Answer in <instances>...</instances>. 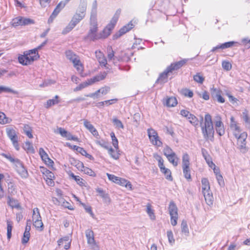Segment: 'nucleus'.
Segmentation results:
<instances>
[{
  "label": "nucleus",
  "instance_id": "1",
  "mask_svg": "<svg viewBox=\"0 0 250 250\" xmlns=\"http://www.w3.org/2000/svg\"><path fill=\"white\" fill-rule=\"evenodd\" d=\"M121 12L120 9L117 10L110 23L99 34L97 33L98 27L97 17H90L89 29L87 36L85 37V39L95 41L101 39L107 38L110 34L111 30L114 28L121 14Z\"/></svg>",
  "mask_w": 250,
  "mask_h": 250
},
{
  "label": "nucleus",
  "instance_id": "2",
  "mask_svg": "<svg viewBox=\"0 0 250 250\" xmlns=\"http://www.w3.org/2000/svg\"><path fill=\"white\" fill-rule=\"evenodd\" d=\"M200 126L204 138L207 141H213L214 139V130L211 115L207 113L205 115L204 122L201 117Z\"/></svg>",
  "mask_w": 250,
  "mask_h": 250
},
{
  "label": "nucleus",
  "instance_id": "3",
  "mask_svg": "<svg viewBox=\"0 0 250 250\" xmlns=\"http://www.w3.org/2000/svg\"><path fill=\"white\" fill-rule=\"evenodd\" d=\"M40 58L39 53L36 49H31L25 51L23 55H20L18 57V61L23 65H28Z\"/></svg>",
  "mask_w": 250,
  "mask_h": 250
},
{
  "label": "nucleus",
  "instance_id": "4",
  "mask_svg": "<svg viewBox=\"0 0 250 250\" xmlns=\"http://www.w3.org/2000/svg\"><path fill=\"white\" fill-rule=\"evenodd\" d=\"M40 58L39 53L36 49H31L25 51L23 55H20L18 57V61L23 65H28Z\"/></svg>",
  "mask_w": 250,
  "mask_h": 250
},
{
  "label": "nucleus",
  "instance_id": "5",
  "mask_svg": "<svg viewBox=\"0 0 250 250\" xmlns=\"http://www.w3.org/2000/svg\"><path fill=\"white\" fill-rule=\"evenodd\" d=\"M40 58L39 53L36 49H31L25 51L23 55H20L18 57V61L23 65H28Z\"/></svg>",
  "mask_w": 250,
  "mask_h": 250
},
{
  "label": "nucleus",
  "instance_id": "6",
  "mask_svg": "<svg viewBox=\"0 0 250 250\" xmlns=\"http://www.w3.org/2000/svg\"><path fill=\"white\" fill-rule=\"evenodd\" d=\"M40 58L39 53L36 49H31L25 51L23 55H20L18 57V61L23 65H28Z\"/></svg>",
  "mask_w": 250,
  "mask_h": 250
},
{
  "label": "nucleus",
  "instance_id": "7",
  "mask_svg": "<svg viewBox=\"0 0 250 250\" xmlns=\"http://www.w3.org/2000/svg\"><path fill=\"white\" fill-rule=\"evenodd\" d=\"M0 155L8 159L10 162L14 164L16 171L22 178L25 179L28 177V173L27 170L19 159L12 157L9 153H2Z\"/></svg>",
  "mask_w": 250,
  "mask_h": 250
},
{
  "label": "nucleus",
  "instance_id": "8",
  "mask_svg": "<svg viewBox=\"0 0 250 250\" xmlns=\"http://www.w3.org/2000/svg\"><path fill=\"white\" fill-rule=\"evenodd\" d=\"M202 191L204 195L206 203L212 205L213 202L212 194L210 191V185L208 180L207 178H202L201 180Z\"/></svg>",
  "mask_w": 250,
  "mask_h": 250
},
{
  "label": "nucleus",
  "instance_id": "9",
  "mask_svg": "<svg viewBox=\"0 0 250 250\" xmlns=\"http://www.w3.org/2000/svg\"><path fill=\"white\" fill-rule=\"evenodd\" d=\"M168 211L170 216V222L173 226H175L177 224L178 218V208L173 201H171L168 207Z\"/></svg>",
  "mask_w": 250,
  "mask_h": 250
},
{
  "label": "nucleus",
  "instance_id": "10",
  "mask_svg": "<svg viewBox=\"0 0 250 250\" xmlns=\"http://www.w3.org/2000/svg\"><path fill=\"white\" fill-rule=\"evenodd\" d=\"M105 76L102 75H97L92 78L88 79L85 82L82 83L80 84L78 86L76 87L74 89V91H78L82 90V89L88 86V85H91L96 82L103 80L104 79Z\"/></svg>",
  "mask_w": 250,
  "mask_h": 250
},
{
  "label": "nucleus",
  "instance_id": "11",
  "mask_svg": "<svg viewBox=\"0 0 250 250\" xmlns=\"http://www.w3.org/2000/svg\"><path fill=\"white\" fill-rule=\"evenodd\" d=\"M147 132L148 138L151 144L154 146L160 147L162 146V142L160 140L157 131L152 128L147 129Z\"/></svg>",
  "mask_w": 250,
  "mask_h": 250
},
{
  "label": "nucleus",
  "instance_id": "12",
  "mask_svg": "<svg viewBox=\"0 0 250 250\" xmlns=\"http://www.w3.org/2000/svg\"><path fill=\"white\" fill-rule=\"evenodd\" d=\"M85 235L87 239V243L90 245L92 250H99V247L97 244L94 239V234L93 231L90 229L85 231Z\"/></svg>",
  "mask_w": 250,
  "mask_h": 250
},
{
  "label": "nucleus",
  "instance_id": "13",
  "mask_svg": "<svg viewBox=\"0 0 250 250\" xmlns=\"http://www.w3.org/2000/svg\"><path fill=\"white\" fill-rule=\"evenodd\" d=\"M6 134L10 139L12 144L17 150L20 149L18 143V137L17 135L16 131L12 128H7L6 129Z\"/></svg>",
  "mask_w": 250,
  "mask_h": 250
},
{
  "label": "nucleus",
  "instance_id": "14",
  "mask_svg": "<svg viewBox=\"0 0 250 250\" xmlns=\"http://www.w3.org/2000/svg\"><path fill=\"white\" fill-rule=\"evenodd\" d=\"M214 125L217 133L220 136H223L225 132L224 124L222 122L221 116L217 115L215 117Z\"/></svg>",
  "mask_w": 250,
  "mask_h": 250
},
{
  "label": "nucleus",
  "instance_id": "15",
  "mask_svg": "<svg viewBox=\"0 0 250 250\" xmlns=\"http://www.w3.org/2000/svg\"><path fill=\"white\" fill-rule=\"evenodd\" d=\"M237 140V145L240 149H245L246 146V139L247 138V133L243 132L234 136Z\"/></svg>",
  "mask_w": 250,
  "mask_h": 250
},
{
  "label": "nucleus",
  "instance_id": "16",
  "mask_svg": "<svg viewBox=\"0 0 250 250\" xmlns=\"http://www.w3.org/2000/svg\"><path fill=\"white\" fill-rule=\"evenodd\" d=\"M172 72L167 67V68L162 73H160L156 83L163 84L167 83L168 81V77L172 74Z\"/></svg>",
  "mask_w": 250,
  "mask_h": 250
},
{
  "label": "nucleus",
  "instance_id": "17",
  "mask_svg": "<svg viewBox=\"0 0 250 250\" xmlns=\"http://www.w3.org/2000/svg\"><path fill=\"white\" fill-rule=\"evenodd\" d=\"M188 61V59H184L180 61L174 63H171L169 66L167 67L170 69V70L173 73V71L174 70H177L182 67L183 65H184Z\"/></svg>",
  "mask_w": 250,
  "mask_h": 250
},
{
  "label": "nucleus",
  "instance_id": "18",
  "mask_svg": "<svg viewBox=\"0 0 250 250\" xmlns=\"http://www.w3.org/2000/svg\"><path fill=\"white\" fill-rule=\"evenodd\" d=\"M87 0H80V3L76 12L85 17L87 9Z\"/></svg>",
  "mask_w": 250,
  "mask_h": 250
},
{
  "label": "nucleus",
  "instance_id": "19",
  "mask_svg": "<svg viewBox=\"0 0 250 250\" xmlns=\"http://www.w3.org/2000/svg\"><path fill=\"white\" fill-rule=\"evenodd\" d=\"M133 25L132 23H131V22L127 24V25H125L124 27L120 29L118 33H117L116 34L114 35L113 37V39H117L122 35L126 33L127 32L129 31L130 29L133 28Z\"/></svg>",
  "mask_w": 250,
  "mask_h": 250
},
{
  "label": "nucleus",
  "instance_id": "20",
  "mask_svg": "<svg viewBox=\"0 0 250 250\" xmlns=\"http://www.w3.org/2000/svg\"><path fill=\"white\" fill-rule=\"evenodd\" d=\"M83 125L85 127L88 129L95 138L97 139L99 138V135L98 131L90 123V122L86 120H84L83 122Z\"/></svg>",
  "mask_w": 250,
  "mask_h": 250
},
{
  "label": "nucleus",
  "instance_id": "21",
  "mask_svg": "<svg viewBox=\"0 0 250 250\" xmlns=\"http://www.w3.org/2000/svg\"><path fill=\"white\" fill-rule=\"evenodd\" d=\"M28 222H29V225L26 226L25 231L21 240V243L22 244H26L28 242L30 236V231L31 229V222L30 220H28Z\"/></svg>",
  "mask_w": 250,
  "mask_h": 250
},
{
  "label": "nucleus",
  "instance_id": "22",
  "mask_svg": "<svg viewBox=\"0 0 250 250\" xmlns=\"http://www.w3.org/2000/svg\"><path fill=\"white\" fill-rule=\"evenodd\" d=\"M95 55L100 65L105 67L107 64V60L104 54L101 51H96Z\"/></svg>",
  "mask_w": 250,
  "mask_h": 250
},
{
  "label": "nucleus",
  "instance_id": "23",
  "mask_svg": "<svg viewBox=\"0 0 250 250\" xmlns=\"http://www.w3.org/2000/svg\"><path fill=\"white\" fill-rule=\"evenodd\" d=\"M230 128L233 131V133L234 136H236L241 133L240 128L238 126L237 123L235 121L234 118L232 116L230 118Z\"/></svg>",
  "mask_w": 250,
  "mask_h": 250
},
{
  "label": "nucleus",
  "instance_id": "24",
  "mask_svg": "<svg viewBox=\"0 0 250 250\" xmlns=\"http://www.w3.org/2000/svg\"><path fill=\"white\" fill-rule=\"evenodd\" d=\"M58 244L59 246L64 245V249L66 250L69 249L71 245V240L69 237L65 236L63 238L60 239L58 241Z\"/></svg>",
  "mask_w": 250,
  "mask_h": 250
},
{
  "label": "nucleus",
  "instance_id": "25",
  "mask_svg": "<svg viewBox=\"0 0 250 250\" xmlns=\"http://www.w3.org/2000/svg\"><path fill=\"white\" fill-rule=\"evenodd\" d=\"M59 133L61 135V136L63 137H65L68 140H77V138L73 136L70 133L67 132L64 129L60 127L58 129Z\"/></svg>",
  "mask_w": 250,
  "mask_h": 250
},
{
  "label": "nucleus",
  "instance_id": "26",
  "mask_svg": "<svg viewBox=\"0 0 250 250\" xmlns=\"http://www.w3.org/2000/svg\"><path fill=\"white\" fill-rule=\"evenodd\" d=\"M59 98L58 95H56L53 99L47 100L44 104V107L48 109L54 105L60 103Z\"/></svg>",
  "mask_w": 250,
  "mask_h": 250
},
{
  "label": "nucleus",
  "instance_id": "27",
  "mask_svg": "<svg viewBox=\"0 0 250 250\" xmlns=\"http://www.w3.org/2000/svg\"><path fill=\"white\" fill-rule=\"evenodd\" d=\"M71 62L73 63L74 67L76 69L77 71L80 74L82 73L83 70V66L80 61L79 57L78 56Z\"/></svg>",
  "mask_w": 250,
  "mask_h": 250
},
{
  "label": "nucleus",
  "instance_id": "28",
  "mask_svg": "<svg viewBox=\"0 0 250 250\" xmlns=\"http://www.w3.org/2000/svg\"><path fill=\"white\" fill-rule=\"evenodd\" d=\"M96 191L99 193V195L103 198L105 203L108 204L110 202V199L108 195L105 193L102 188H98Z\"/></svg>",
  "mask_w": 250,
  "mask_h": 250
},
{
  "label": "nucleus",
  "instance_id": "29",
  "mask_svg": "<svg viewBox=\"0 0 250 250\" xmlns=\"http://www.w3.org/2000/svg\"><path fill=\"white\" fill-rule=\"evenodd\" d=\"M189 156L187 153H185L182 156V168L188 167L190 166Z\"/></svg>",
  "mask_w": 250,
  "mask_h": 250
},
{
  "label": "nucleus",
  "instance_id": "30",
  "mask_svg": "<svg viewBox=\"0 0 250 250\" xmlns=\"http://www.w3.org/2000/svg\"><path fill=\"white\" fill-rule=\"evenodd\" d=\"M117 184L122 186H124L125 188H129L130 190H132V189L131 183L125 179L120 177Z\"/></svg>",
  "mask_w": 250,
  "mask_h": 250
},
{
  "label": "nucleus",
  "instance_id": "31",
  "mask_svg": "<svg viewBox=\"0 0 250 250\" xmlns=\"http://www.w3.org/2000/svg\"><path fill=\"white\" fill-rule=\"evenodd\" d=\"M177 100L175 97H171L167 98L166 100V105L168 107H174L177 104Z\"/></svg>",
  "mask_w": 250,
  "mask_h": 250
},
{
  "label": "nucleus",
  "instance_id": "32",
  "mask_svg": "<svg viewBox=\"0 0 250 250\" xmlns=\"http://www.w3.org/2000/svg\"><path fill=\"white\" fill-rule=\"evenodd\" d=\"M78 164H80L82 167L81 170L84 172V173L91 176H96V173L91 168L84 167L82 163H79Z\"/></svg>",
  "mask_w": 250,
  "mask_h": 250
},
{
  "label": "nucleus",
  "instance_id": "33",
  "mask_svg": "<svg viewBox=\"0 0 250 250\" xmlns=\"http://www.w3.org/2000/svg\"><path fill=\"white\" fill-rule=\"evenodd\" d=\"M85 17L78 14L77 13H75L73 15L71 21L76 25L80 22Z\"/></svg>",
  "mask_w": 250,
  "mask_h": 250
},
{
  "label": "nucleus",
  "instance_id": "34",
  "mask_svg": "<svg viewBox=\"0 0 250 250\" xmlns=\"http://www.w3.org/2000/svg\"><path fill=\"white\" fill-rule=\"evenodd\" d=\"M146 211L150 219L152 220H154L155 219L156 217L154 212V210L151 208V205L149 203H148L146 205Z\"/></svg>",
  "mask_w": 250,
  "mask_h": 250
},
{
  "label": "nucleus",
  "instance_id": "35",
  "mask_svg": "<svg viewBox=\"0 0 250 250\" xmlns=\"http://www.w3.org/2000/svg\"><path fill=\"white\" fill-rule=\"evenodd\" d=\"M168 161L171 163L173 166L176 167L178 165L179 158L177 157L176 154L170 155L167 157Z\"/></svg>",
  "mask_w": 250,
  "mask_h": 250
},
{
  "label": "nucleus",
  "instance_id": "36",
  "mask_svg": "<svg viewBox=\"0 0 250 250\" xmlns=\"http://www.w3.org/2000/svg\"><path fill=\"white\" fill-rule=\"evenodd\" d=\"M8 200L7 203L12 208H19L20 207L17 200L14 199V198H11L10 196L8 197Z\"/></svg>",
  "mask_w": 250,
  "mask_h": 250
},
{
  "label": "nucleus",
  "instance_id": "37",
  "mask_svg": "<svg viewBox=\"0 0 250 250\" xmlns=\"http://www.w3.org/2000/svg\"><path fill=\"white\" fill-rule=\"evenodd\" d=\"M33 222L36 220H42V217L40 215L39 209L38 208H35L33 209Z\"/></svg>",
  "mask_w": 250,
  "mask_h": 250
},
{
  "label": "nucleus",
  "instance_id": "38",
  "mask_svg": "<svg viewBox=\"0 0 250 250\" xmlns=\"http://www.w3.org/2000/svg\"><path fill=\"white\" fill-rule=\"evenodd\" d=\"M7 235L8 239H10L12 235L13 222L10 220H7Z\"/></svg>",
  "mask_w": 250,
  "mask_h": 250
},
{
  "label": "nucleus",
  "instance_id": "39",
  "mask_svg": "<svg viewBox=\"0 0 250 250\" xmlns=\"http://www.w3.org/2000/svg\"><path fill=\"white\" fill-rule=\"evenodd\" d=\"M65 56L66 58L69 60L70 62H72L73 60L76 59L78 56L75 53L72 52L71 50H67L65 52Z\"/></svg>",
  "mask_w": 250,
  "mask_h": 250
},
{
  "label": "nucleus",
  "instance_id": "40",
  "mask_svg": "<svg viewBox=\"0 0 250 250\" xmlns=\"http://www.w3.org/2000/svg\"><path fill=\"white\" fill-rule=\"evenodd\" d=\"M8 190L11 195H14L17 192L16 186L13 182H10L8 183Z\"/></svg>",
  "mask_w": 250,
  "mask_h": 250
},
{
  "label": "nucleus",
  "instance_id": "41",
  "mask_svg": "<svg viewBox=\"0 0 250 250\" xmlns=\"http://www.w3.org/2000/svg\"><path fill=\"white\" fill-rule=\"evenodd\" d=\"M22 17L19 16L14 18L11 22V24L14 27L22 26Z\"/></svg>",
  "mask_w": 250,
  "mask_h": 250
},
{
  "label": "nucleus",
  "instance_id": "42",
  "mask_svg": "<svg viewBox=\"0 0 250 250\" xmlns=\"http://www.w3.org/2000/svg\"><path fill=\"white\" fill-rule=\"evenodd\" d=\"M242 116L246 126L250 129V118L248 115V111L247 110H245L243 112Z\"/></svg>",
  "mask_w": 250,
  "mask_h": 250
},
{
  "label": "nucleus",
  "instance_id": "43",
  "mask_svg": "<svg viewBox=\"0 0 250 250\" xmlns=\"http://www.w3.org/2000/svg\"><path fill=\"white\" fill-rule=\"evenodd\" d=\"M76 26L71 21L68 23L67 26L65 27L62 31V34L63 35L66 34L71 31Z\"/></svg>",
  "mask_w": 250,
  "mask_h": 250
},
{
  "label": "nucleus",
  "instance_id": "44",
  "mask_svg": "<svg viewBox=\"0 0 250 250\" xmlns=\"http://www.w3.org/2000/svg\"><path fill=\"white\" fill-rule=\"evenodd\" d=\"M23 130L24 133H25L29 138H33L32 129L29 125H24Z\"/></svg>",
  "mask_w": 250,
  "mask_h": 250
},
{
  "label": "nucleus",
  "instance_id": "45",
  "mask_svg": "<svg viewBox=\"0 0 250 250\" xmlns=\"http://www.w3.org/2000/svg\"><path fill=\"white\" fill-rule=\"evenodd\" d=\"M187 119L189 122L194 126H196L198 125V120L197 118L193 114H190Z\"/></svg>",
  "mask_w": 250,
  "mask_h": 250
},
{
  "label": "nucleus",
  "instance_id": "46",
  "mask_svg": "<svg viewBox=\"0 0 250 250\" xmlns=\"http://www.w3.org/2000/svg\"><path fill=\"white\" fill-rule=\"evenodd\" d=\"M155 159L158 161V166L160 169V171L165 170L166 168L164 164V160L160 156L157 155L154 156Z\"/></svg>",
  "mask_w": 250,
  "mask_h": 250
},
{
  "label": "nucleus",
  "instance_id": "47",
  "mask_svg": "<svg viewBox=\"0 0 250 250\" xmlns=\"http://www.w3.org/2000/svg\"><path fill=\"white\" fill-rule=\"evenodd\" d=\"M33 226L39 231H42L43 229V224L42 220L34 221Z\"/></svg>",
  "mask_w": 250,
  "mask_h": 250
},
{
  "label": "nucleus",
  "instance_id": "48",
  "mask_svg": "<svg viewBox=\"0 0 250 250\" xmlns=\"http://www.w3.org/2000/svg\"><path fill=\"white\" fill-rule=\"evenodd\" d=\"M2 92L12 93L13 94H17V91L6 86H0V94Z\"/></svg>",
  "mask_w": 250,
  "mask_h": 250
},
{
  "label": "nucleus",
  "instance_id": "49",
  "mask_svg": "<svg viewBox=\"0 0 250 250\" xmlns=\"http://www.w3.org/2000/svg\"><path fill=\"white\" fill-rule=\"evenodd\" d=\"M35 23L34 20L27 18L22 17V26L28 25L30 24H33Z\"/></svg>",
  "mask_w": 250,
  "mask_h": 250
},
{
  "label": "nucleus",
  "instance_id": "50",
  "mask_svg": "<svg viewBox=\"0 0 250 250\" xmlns=\"http://www.w3.org/2000/svg\"><path fill=\"white\" fill-rule=\"evenodd\" d=\"M97 1L95 0L92 5L90 17H97Z\"/></svg>",
  "mask_w": 250,
  "mask_h": 250
},
{
  "label": "nucleus",
  "instance_id": "51",
  "mask_svg": "<svg viewBox=\"0 0 250 250\" xmlns=\"http://www.w3.org/2000/svg\"><path fill=\"white\" fill-rule=\"evenodd\" d=\"M185 178L188 181L191 180L190 167L182 168Z\"/></svg>",
  "mask_w": 250,
  "mask_h": 250
},
{
  "label": "nucleus",
  "instance_id": "52",
  "mask_svg": "<svg viewBox=\"0 0 250 250\" xmlns=\"http://www.w3.org/2000/svg\"><path fill=\"white\" fill-rule=\"evenodd\" d=\"M107 57L109 61H110V60H112L114 64H116V62L115 61L116 58L114 56V51L112 50V48L111 47L108 48Z\"/></svg>",
  "mask_w": 250,
  "mask_h": 250
},
{
  "label": "nucleus",
  "instance_id": "53",
  "mask_svg": "<svg viewBox=\"0 0 250 250\" xmlns=\"http://www.w3.org/2000/svg\"><path fill=\"white\" fill-rule=\"evenodd\" d=\"M181 229L182 232L184 233L186 235L189 233V230L186 220H183L181 223Z\"/></svg>",
  "mask_w": 250,
  "mask_h": 250
},
{
  "label": "nucleus",
  "instance_id": "54",
  "mask_svg": "<svg viewBox=\"0 0 250 250\" xmlns=\"http://www.w3.org/2000/svg\"><path fill=\"white\" fill-rule=\"evenodd\" d=\"M108 153L112 158L117 160L119 158V154L116 151H115L112 148L109 147L107 149Z\"/></svg>",
  "mask_w": 250,
  "mask_h": 250
},
{
  "label": "nucleus",
  "instance_id": "55",
  "mask_svg": "<svg viewBox=\"0 0 250 250\" xmlns=\"http://www.w3.org/2000/svg\"><path fill=\"white\" fill-rule=\"evenodd\" d=\"M161 172L163 173L165 175L166 178L167 180H168L169 181L172 180L171 173L170 170L169 169L166 167L165 168V170L161 171Z\"/></svg>",
  "mask_w": 250,
  "mask_h": 250
},
{
  "label": "nucleus",
  "instance_id": "56",
  "mask_svg": "<svg viewBox=\"0 0 250 250\" xmlns=\"http://www.w3.org/2000/svg\"><path fill=\"white\" fill-rule=\"evenodd\" d=\"M9 122V119L6 117L5 114L0 111V124H6Z\"/></svg>",
  "mask_w": 250,
  "mask_h": 250
},
{
  "label": "nucleus",
  "instance_id": "57",
  "mask_svg": "<svg viewBox=\"0 0 250 250\" xmlns=\"http://www.w3.org/2000/svg\"><path fill=\"white\" fill-rule=\"evenodd\" d=\"M163 151H164V154L166 156V157H168V156H170V155H172L175 153L172 150V149L168 146H166L164 148Z\"/></svg>",
  "mask_w": 250,
  "mask_h": 250
},
{
  "label": "nucleus",
  "instance_id": "58",
  "mask_svg": "<svg viewBox=\"0 0 250 250\" xmlns=\"http://www.w3.org/2000/svg\"><path fill=\"white\" fill-rule=\"evenodd\" d=\"M24 148L25 150H27L29 152H33V153L34 152V149L33 146H32V144L29 141H26L25 143Z\"/></svg>",
  "mask_w": 250,
  "mask_h": 250
},
{
  "label": "nucleus",
  "instance_id": "59",
  "mask_svg": "<svg viewBox=\"0 0 250 250\" xmlns=\"http://www.w3.org/2000/svg\"><path fill=\"white\" fill-rule=\"evenodd\" d=\"M193 80L197 83H202L204 81V78L200 73H197L193 76Z\"/></svg>",
  "mask_w": 250,
  "mask_h": 250
},
{
  "label": "nucleus",
  "instance_id": "60",
  "mask_svg": "<svg viewBox=\"0 0 250 250\" xmlns=\"http://www.w3.org/2000/svg\"><path fill=\"white\" fill-rule=\"evenodd\" d=\"M41 158L42 161H43L46 165L48 166H52L53 161L49 158L48 154L42 156Z\"/></svg>",
  "mask_w": 250,
  "mask_h": 250
},
{
  "label": "nucleus",
  "instance_id": "61",
  "mask_svg": "<svg viewBox=\"0 0 250 250\" xmlns=\"http://www.w3.org/2000/svg\"><path fill=\"white\" fill-rule=\"evenodd\" d=\"M113 123L116 126V127L118 128L123 129L124 127L122 122L116 118H115L113 119Z\"/></svg>",
  "mask_w": 250,
  "mask_h": 250
},
{
  "label": "nucleus",
  "instance_id": "62",
  "mask_svg": "<svg viewBox=\"0 0 250 250\" xmlns=\"http://www.w3.org/2000/svg\"><path fill=\"white\" fill-rule=\"evenodd\" d=\"M96 143L97 145L102 146V147H104L106 149H108L109 148L107 142H106L104 140H96Z\"/></svg>",
  "mask_w": 250,
  "mask_h": 250
},
{
  "label": "nucleus",
  "instance_id": "63",
  "mask_svg": "<svg viewBox=\"0 0 250 250\" xmlns=\"http://www.w3.org/2000/svg\"><path fill=\"white\" fill-rule=\"evenodd\" d=\"M222 67L227 71H229L231 69V64L228 61H223L222 63Z\"/></svg>",
  "mask_w": 250,
  "mask_h": 250
},
{
  "label": "nucleus",
  "instance_id": "64",
  "mask_svg": "<svg viewBox=\"0 0 250 250\" xmlns=\"http://www.w3.org/2000/svg\"><path fill=\"white\" fill-rule=\"evenodd\" d=\"M111 137L112 138V144L114 147L116 149L118 148V141L117 139L116 138L115 134L113 132H112L110 134Z\"/></svg>",
  "mask_w": 250,
  "mask_h": 250
}]
</instances>
